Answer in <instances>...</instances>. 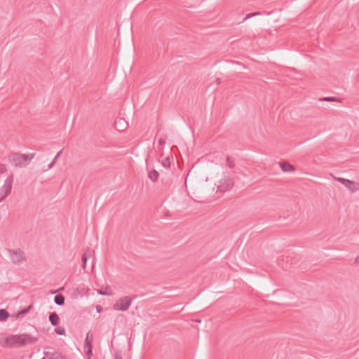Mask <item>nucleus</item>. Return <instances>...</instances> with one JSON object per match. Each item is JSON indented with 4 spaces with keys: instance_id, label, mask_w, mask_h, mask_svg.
Instances as JSON below:
<instances>
[{
    "instance_id": "f257e3e1",
    "label": "nucleus",
    "mask_w": 359,
    "mask_h": 359,
    "mask_svg": "<svg viewBox=\"0 0 359 359\" xmlns=\"http://www.w3.org/2000/svg\"><path fill=\"white\" fill-rule=\"evenodd\" d=\"M37 341L38 337L31 334H12L5 339V345L10 348H18L28 344H33Z\"/></svg>"
},
{
    "instance_id": "f03ea898",
    "label": "nucleus",
    "mask_w": 359,
    "mask_h": 359,
    "mask_svg": "<svg viewBox=\"0 0 359 359\" xmlns=\"http://www.w3.org/2000/svg\"><path fill=\"white\" fill-rule=\"evenodd\" d=\"M35 153L30 154H22L13 152L8 156V160L15 167H25L29 164V161L34 158Z\"/></svg>"
},
{
    "instance_id": "7ed1b4c3",
    "label": "nucleus",
    "mask_w": 359,
    "mask_h": 359,
    "mask_svg": "<svg viewBox=\"0 0 359 359\" xmlns=\"http://www.w3.org/2000/svg\"><path fill=\"white\" fill-rule=\"evenodd\" d=\"M133 297L125 296L119 299L116 304H114V309L118 311H125L130 307Z\"/></svg>"
},
{
    "instance_id": "20e7f679",
    "label": "nucleus",
    "mask_w": 359,
    "mask_h": 359,
    "mask_svg": "<svg viewBox=\"0 0 359 359\" xmlns=\"http://www.w3.org/2000/svg\"><path fill=\"white\" fill-rule=\"evenodd\" d=\"M13 177H8L4 182V186L0 189V201L5 199L12 189Z\"/></svg>"
},
{
    "instance_id": "39448f33",
    "label": "nucleus",
    "mask_w": 359,
    "mask_h": 359,
    "mask_svg": "<svg viewBox=\"0 0 359 359\" xmlns=\"http://www.w3.org/2000/svg\"><path fill=\"white\" fill-rule=\"evenodd\" d=\"M336 180L344 184L348 189H349L352 192H355L359 190V184L343 177H336Z\"/></svg>"
},
{
    "instance_id": "423d86ee",
    "label": "nucleus",
    "mask_w": 359,
    "mask_h": 359,
    "mask_svg": "<svg viewBox=\"0 0 359 359\" xmlns=\"http://www.w3.org/2000/svg\"><path fill=\"white\" fill-rule=\"evenodd\" d=\"M8 252L13 263L17 264L25 260V253L20 249L18 250H9Z\"/></svg>"
},
{
    "instance_id": "0eeeda50",
    "label": "nucleus",
    "mask_w": 359,
    "mask_h": 359,
    "mask_svg": "<svg viewBox=\"0 0 359 359\" xmlns=\"http://www.w3.org/2000/svg\"><path fill=\"white\" fill-rule=\"evenodd\" d=\"M93 334H91L90 332H88L85 339L83 347L84 351L88 357L91 356L93 354Z\"/></svg>"
},
{
    "instance_id": "6e6552de",
    "label": "nucleus",
    "mask_w": 359,
    "mask_h": 359,
    "mask_svg": "<svg viewBox=\"0 0 359 359\" xmlns=\"http://www.w3.org/2000/svg\"><path fill=\"white\" fill-rule=\"evenodd\" d=\"M233 185L234 182L233 179L229 177H225L224 178L221 180L220 184L218 187V189H219L220 191H226L231 189L233 187Z\"/></svg>"
},
{
    "instance_id": "1a4fd4ad",
    "label": "nucleus",
    "mask_w": 359,
    "mask_h": 359,
    "mask_svg": "<svg viewBox=\"0 0 359 359\" xmlns=\"http://www.w3.org/2000/svg\"><path fill=\"white\" fill-rule=\"evenodd\" d=\"M92 256V251L90 250V248H88L86 250H85V252H83V254L82 255V257H81V262H82V268L83 269H86V263H87V260Z\"/></svg>"
},
{
    "instance_id": "9d476101",
    "label": "nucleus",
    "mask_w": 359,
    "mask_h": 359,
    "mask_svg": "<svg viewBox=\"0 0 359 359\" xmlns=\"http://www.w3.org/2000/svg\"><path fill=\"white\" fill-rule=\"evenodd\" d=\"M127 122L123 119L119 118L118 120L115 121V128L118 131H123L125 129L127 128Z\"/></svg>"
},
{
    "instance_id": "9b49d317",
    "label": "nucleus",
    "mask_w": 359,
    "mask_h": 359,
    "mask_svg": "<svg viewBox=\"0 0 359 359\" xmlns=\"http://www.w3.org/2000/svg\"><path fill=\"white\" fill-rule=\"evenodd\" d=\"M49 321L53 326H57L60 323V317L55 312H52L49 314Z\"/></svg>"
},
{
    "instance_id": "f8f14e48",
    "label": "nucleus",
    "mask_w": 359,
    "mask_h": 359,
    "mask_svg": "<svg viewBox=\"0 0 359 359\" xmlns=\"http://www.w3.org/2000/svg\"><path fill=\"white\" fill-rule=\"evenodd\" d=\"M45 355L49 359H64L62 354L57 351H46L44 353Z\"/></svg>"
},
{
    "instance_id": "ddd939ff",
    "label": "nucleus",
    "mask_w": 359,
    "mask_h": 359,
    "mask_svg": "<svg viewBox=\"0 0 359 359\" xmlns=\"http://www.w3.org/2000/svg\"><path fill=\"white\" fill-rule=\"evenodd\" d=\"M65 297L62 294H57L54 297V302L58 306H63L65 304Z\"/></svg>"
},
{
    "instance_id": "4468645a",
    "label": "nucleus",
    "mask_w": 359,
    "mask_h": 359,
    "mask_svg": "<svg viewBox=\"0 0 359 359\" xmlns=\"http://www.w3.org/2000/svg\"><path fill=\"white\" fill-rule=\"evenodd\" d=\"M32 308V305H29L26 308L19 311L15 315L13 316V318H18L25 314H27Z\"/></svg>"
},
{
    "instance_id": "2eb2a0df",
    "label": "nucleus",
    "mask_w": 359,
    "mask_h": 359,
    "mask_svg": "<svg viewBox=\"0 0 359 359\" xmlns=\"http://www.w3.org/2000/svg\"><path fill=\"white\" fill-rule=\"evenodd\" d=\"M280 165L283 172H289V171L294 170V167L288 163L282 162L280 163Z\"/></svg>"
},
{
    "instance_id": "dca6fc26",
    "label": "nucleus",
    "mask_w": 359,
    "mask_h": 359,
    "mask_svg": "<svg viewBox=\"0 0 359 359\" xmlns=\"http://www.w3.org/2000/svg\"><path fill=\"white\" fill-rule=\"evenodd\" d=\"M10 316L8 311L6 309H0V322L6 320Z\"/></svg>"
},
{
    "instance_id": "f3484780",
    "label": "nucleus",
    "mask_w": 359,
    "mask_h": 359,
    "mask_svg": "<svg viewBox=\"0 0 359 359\" xmlns=\"http://www.w3.org/2000/svg\"><path fill=\"white\" fill-rule=\"evenodd\" d=\"M148 177L152 182H154L157 181L159 177V173L156 170H153L149 172Z\"/></svg>"
},
{
    "instance_id": "a211bd4d",
    "label": "nucleus",
    "mask_w": 359,
    "mask_h": 359,
    "mask_svg": "<svg viewBox=\"0 0 359 359\" xmlns=\"http://www.w3.org/2000/svg\"><path fill=\"white\" fill-rule=\"evenodd\" d=\"M172 159V156H171L170 157V156H168L166 157L165 158H164L162 162H161V164L164 167V168H170V164H171V162H170V159Z\"/></svg>"
},
{
    "instance_id": "6ab92c4d",
    "label": "nucleus",
    "mask_w": 359,
    "mask_h": 359,
    "mask_svg": "<svg viewBox=\"0 0 359 359\" xmlns=\"http://www.w3.org/2000/svg\"><path fill=\"white\" fill-rule=\"evenodd\" d=\"M320 101L326 102H340V99L336 97H323L320 99Z\"/></svg>"
},
{
    "instance_id": "aec40b11",
    "label": "nucleus",
    "mask_w": 359,
    "mask_h": 359,
    "mask_svg": "<svg viewBox=\"0 0 359 359\" xmlns=\"http://www.w3.org/2000/svg\"><path fill=\"white\" fill-rule=\"evenodd\" d=\"M226 165L229 168H233L235 167V163L233 162V160L229 156H227V157L226 158Z\"/></svg>"
},
{
    "instance_id": "412c9836",
    "label": "nucleus",
    "mask_w": 359,
    "mask_h": 359,
    "mask_svg": "<svg viewBox=\"0 0 359 359\" xmlns=\"http://www.w3.org/2000/svg\"><path fill=\"white\" fill-rule=\"evenodd\" d=\"M108 290H111L109 286H107L105 287V290L103 291L102 290H98L97 293L101 295H111L112 293L111 292H108Z\"/></svg>"
},
{
    "instance_id": "4be33fe9",
    "label": "nucleus",
    "mask_w": 359,
    "mask_h": 359,
    "mask_svg": "<svg viewBox=\"0 0 359 359\" xmlns=\"http://www.w3.org/2000/svg\"><path fill=\"white\" fill-rule=\"evenodd\" d=\"M55 332L59 334V335H65V330L64 327H57L55 329Z\"/></svg>"
},
{
    "instance_id": "5701e85b",
    "label": "nucleus",
    "mask_w": 359,
    "mask_h": 359,
    "mask_svg": "<svg viewBox=\"0 0 359 359\" xmlns=\"http://www.w3.org/2000/svg\"><path fill=\"white\" fill-rule=\"evenodd\" d=\"M259 14H260L259 12H254V13H249V14L246 15V16L245 17L243 20H247L248 18H250L252 16H255V15H259Z\"/></svg>"
},
{
    "instance_id": "b1692460",
    "label": "nucleus",
    "mask_w": 359,
    "mask_h": 359,
    "mask_svg": "<svg viewBox=\"0 0 359 359\" xmlns=\"http://www.w3.org/2000/svg\"><path fill=\"white\" fill-rule=\"evenodd\" d=\"M6 171V168L4 164L0 163V175L5 172Z\"/></svg>"
},
{
    "instance_id": "393cba45",
    "label": "nucleus",
    "mask_w": 359,
    "mask_h": 359,
    "mask_svg": "<svg viewBox=\"0 0 359 359\" xmlns=\"http://www.w3.org/2000/svg\"><path fill=\"white\" fill-rule=\"evenodd\" d=\"M114 359H122V356L120 353L116 352L114 355Z\"/></svg>"
},
{
    "instance_id": "a878e982",
    "label": "nucleus",
    "mask_w": 359,
    "mask_h": 359,
    "mask_svg": "<svg viewBox=\"0 0 359 359\" xmlns=\"http://www.w3.org/2000/svg\"><path fill=\"white\" fill-rule=\"evenodd\" d=\"M165 143V141L163 138H160L158 140V144L161 145H163Z\"/></svg>"
},
{
    "instance_id": "bb28decb",
    "label": "nucleus",
    "mask_w": 359,
    "mask_h": 359,
    "mask_svg": "<svg viewBox=\"0 0 359 359\" xmlns=\"http://www.w3.org/2000/svg\"><path fill=\"white\" fill-rule=\"evenodd\" d=\"M62 150H60L57 154L56 156H55L54 159L55 161H56L57 158L60 156L61 153H62Z\"/></svg>"
},
{
    "instance_id": "cd10ccee",
    "label": "nucleus",
    "mask_w": 359,
    "mask_h": 359,
    "mask_svg": "<svg viewBox=\"0 0 359 359\" xmlns=\"http://www.w3.org/2000/svg\"><path fill=\"white\" fill-rule=\"evenodd\" d=\"M55 163V160H53V161L50 164H48V169L51 168L54 165Z\"/></svg>"
},
{
    "instance_id": "c85d7f7f",
    "label": "nucleus",
    "mask_w": 359,
    "mask_h": 359,
    "mask_svg": "<svg viewBox=\"0 0 359 359\" xmlns=\"http://www.w3.org/2000/svg\"><path fill=\"white\" fill-rule=\"evenodd\" d=\"M216 83H217V84H218V85H219V84H220V83H221V79L217 78V79H216Z\"/></svg>"
},
{
    "instance_id": "c756f323",
    "label": "nucleus",
    "mask_w": 359,
    "mask_h": 359,
    "mask_svg": "<svg viewBox=\"0 0 359 359\" xmlns=\"http://www.w3.org/2000/svg\"><path fill=\"white\" fill-rule=\"evenodd\" d=\"M355 263L359 264V255L355 258Z\"/></svg>"
},
{
    "instance_id": "7c9ffc66",
    "label": "nucleus",
    "mask_w": 359,
    "mask_h": 359,
    "mask_svg": "<svg viewBox=\"0 0 359 359\" xmlns=\"http://www.w3.org/2000/svg\"><path fill=\"white\" fill-rule=\"evenodd\" d=\"M102 309V308L100 306H97V311L98 312H100Z\"/></svg>"
},
{
    "instance_id": "2f4dec72",
    "label": "nucleus",
    "mask_w": 359,
    "mask_h": 359,
    "mask_svg": "<svg viewBox=\"0 0 359 359\" xmlns=\"http://www.w3.org/2000/svg\"><path fill=\"white\" fill-rule=\"evenodd\" d=\"M56 292H57V290H52V291L50 292V293H51V294H55V293H56Z\"/></svg>"
}]
</instances>
